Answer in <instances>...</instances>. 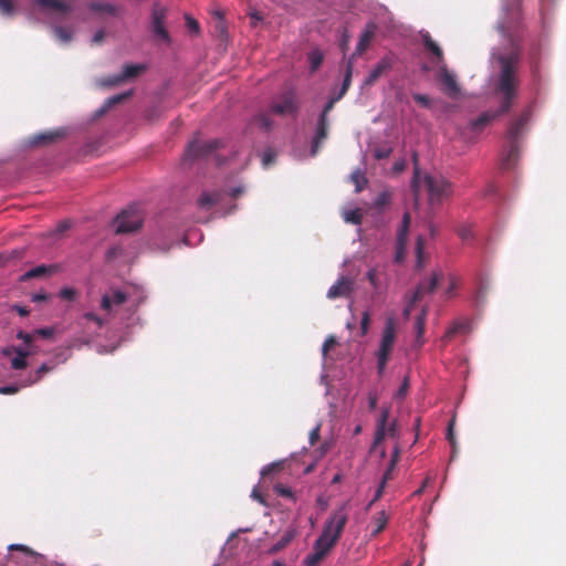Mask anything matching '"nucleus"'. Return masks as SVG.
<instances>
[{
	"instance_id": "obj_1",
	"label": "nucleus",
	"mask_w": 566,
	"mask_h": 566,
	"mask_svg": "<svg viewBox=\"0 0 566 566\" xmlns=\"http://www.w3.org/2000/svg\"><path fill=\"white\" fill-rule=\"evenodd\" d=\"M420 185L427 191L428 203L431 208L440 206L452 193L451 184L442 175L426 174L421 179L418 169H416L412 187L417 188ZM415 191L417 192V189Z\"/></svg>"
},
{
	"instance_id": "obj_2",
	"label": "nucleus",
	"mask_w": 566,
	"mask_h": 566,
	"mask_svg": "<svg viewBox=\"0 0 566 566\" xmlns=\"http://www.w3.org/2000/svg\"><path fill=\"white\" fill-rule=\"evenodd\" d=\"M421 40L426 49H428L436 57L434 63L439 69V80L443 85V91L450 97H455L460 93L455 75L450 72L444 64L441 48L431 39L428 32H421Z\"/></svg>"
},
{
	"instance_id": "obj_3",
	"label": "nucleus",
	"mask_w": 566,
	"mask_h": 566,
	"mask_svg": "<svg viewBox=\"0 0 566 566\" xmlns=\"http://www.w3.org/2000/svg\"><path fill=\"white\" fill-rule=\"evenodd\" d=\"M349 502L342 503L335 509L329 517L325 521L323 531L318 536V539H323L326 544L334 547L339 539L345 525L348 521Z\"/></svg>"
},
{
	"instance_id": "obj_4",
	"label": "nucleus",
	"mask_w": 566,
	"mask_h": 566,
	"mask_svg": "<svg viewBox=\"0 0 566 566\" xmlns=\"http://www.w3.org/2000/svg\"><path fill=\"white\" fill-rule=\"evenodd\" d=\"M143 298V291L139 290H136L134 293L130 291L112 290L102 296L101 310L111 316L119 305L129 303L132 307H136Z\"/></svg>"
},
{
	"instance_id": "obj_5",
	"label": "nucleus",
	"mask_w": 566,
	"mask_h": 566,
	"mask_svg": "<svg viewBox=\"0 0 566 566\" xmlns=\"http://www.w3.org/2000/svg\"><path fill=\"white\" fill-rule=\"evenodd\" d=\"M396 337V322L394 317H387L381 333L379 348L376 352L377 369L381 375L386 368L387 361L394 348Z\"/></svg>"
},
{
	"instance_id": "obj_6",
	"label": "nucleus",
	"mask_w": 566,
	"mask_h": 566,
	"mask_svg": "<svg viewBox=\"0 0 566 566\" xmlns=\"http://www.w3.org/2000/svg\"><path fill=\"white\" fill-rule=\"evenodd\" d=\"M143 223V216L138 208L129 207L123 210L115 219L114 226L117 233H128L138 230Z\"/></svg>"
},
{
	"instance_id": "obj_7",
	"label": "nucleus",
	"mask_w": 566,
	"mask_h": 566,
	"mask_svg": "<svg viewBox=\"0 0 566 566\" xmlns=\"http://www.w3.org/2000/svg\"><path fill=\"white\" fill-rule=\"evenodd\" d=\"M337 95L334 97H331L326 105L324 106V109L318 118L315 136L313 138L312 143V149H311V156H315L318 151L321 143L326 138L327 135V114L333 108L334 104L338 101Z\"/></svg>"
},
{
	"instance_id": "obj_8",
	"label": "nucleus",
	"mask_w": 566,
	"mask_h": 566,
	"mask_svg": "<svg viewBox=\"0 0 566 566\" xmlns=\"http://www.w3.org/2000/svg\"><path fill=\"white\" fill-rule=\"evenodd\" d=\"M442 274L440 272H434L432 275L422 282L419 283L417 290L413 292L409 304L403 308V316L408 318L411 314L412 306L416 302L420 301L426 293H432L437 287Z\"/></svg>"
},
{
	"instance_id": "obj_9",
	"label": "nucleus",
	"mask_w": 566,
	"mask_h": 566,
	"mask_svg": "<svg viewBox=\"0 0 566 566\" xmlns=\"http://www.w3.org/2000/svg\"><path fill=\"white\" fill-rule=\"evenodd\" d=\"M297 108L298 106L295 93L292 90L286 91L277 96L271 105L272 113L279 115L295 114Z\"/></svg>"
},
{
	"instance_id": "obj_10",
	"label": "nucleus",
	"mask_w": 566,
	"mask_h": 566,
	"mask_svg": "<svg viewBox=\"0 0 566 566\" xmlns=\"http://www.w3.org/2000/svg\"><path fill=\"white\" fill-rule=\"evenodd\" d=\"M220 144L221 143L218 139L193 142L189 144L185 153V160H195L197 158L210 155L220 147Z\"/></svg>"
},
{
	"instance_id": "obj_11",
	"label": "nucleus",
	"mask_w": 566,
	"mask_h": 566,
	"mask_svg": "<svg viewBox=\"0 0 566 566\" xmlns=\"http://www.w3.org/2000/svg\"><path fill=\"white\" fill-rule=\"evenodd\" d=\"M146 66L144 64H127L123 67V71L118 75L111 76L108 78L98 80L97 84L99 86H114L117 85L128 78H133L145 71Z\"/></svg>"
},
{
	"instance_id": "obj_12",
	"label": "nucleus",
	"mask_w": 566,
	"mask_h": 566,
	"mask_svg": "<svg viewBox=\"0 0 566 566\" xmlns=\"http://www.w3.org/2000/svg\"><path fill=\"white\" fill-rule=\"evenodd\" d=\"M3 356L14 357L11 359V368L19 370L27 367V357L36 353V349H30L27 347L8 346L1 350Z\"/></svg>"
},
{
	"instance_id": "obj_13",
	"label": "nucleus",
	"mask_w": 566,
	"mask_h": 566,
	"mask_svg": "<svg viewBox=\"0 0 566 566\" xmlns=\"http://www.w3.org/2000/svg\"><path fill=\"white\" fill-rule=\"evenodd\" d=\"M409 227H410V214L406 212L402 217L401 224L399 226V228L397 230V242H396L397 251H396V256H395L397 262H400L403 260L405 247H406V242H407Z\"/></svg>"
},
{
	"instance_id": "obj_14",
	"label": "nucleus",
	"mask_w": 566,
	"mask_h": 566,
	"mask_svg": "<svg viewBox=\"0 0 566 566\" xmlns=\"http://www.w3.org/2000/svg\"><path fill=\"white\" fill-rule=\"evenodd\" d=\"M332 548L323 539L317 538L313 544L312 552L303 560L304 566H317Z\"/></svg>"
},
{
	"instance_id": "obj_15",
	"label": "nucleus",
	"mask_w": 566,
	"mask_h": 566,
	"mask_svg": "<svg viewBox=\"0 0 566 566\" xmlns=\"http://www.w3.org/2000/svg\"><path fill=\"white\" fill-rule=\"evenodd\" d=\"M354 290V281L347 276H340L327 291V297L335 300L337 297H347Z\"/></svg>"
},
{
	"instance_id": "obj_16",
	"label": "nucleus",
	"mask_w": 566,
	"mask_h": 566,
	"mask_svg": "<svg viewBox=\"0 0 566 566\" xmlns=\"http://www.w3.org/2000/svg\"><path fill=\"white\" fill-rule=\"evenodd\" d=\"M166 11L164 8L156 7L153 10V31L154 33L161 38L165 41L169 40L168 32L166 31L164 27V20H165Z\"/></svg>"
},
{
	"instance_id": "obj_17",
	"label": "nucleus",
	"mask_w": 566,
	"mask_h": 566,
	"mask_svg": "<svg viewBox=\"0 0 566 566\" xmlns=\"http://www.w3.org/2000/svg\"><path fill=\"white\" fill-rule=\"evenodd\" d=\"M392 60L389 56L382 57L369 72L365 80L366 85H373L385 72L390 70Z\"/></svg>"
},
{
	"instance_id": "obj_18",
	"label": "nucleus",
	"mask_w": 566,
	"mask_h": 566,
	"mask_svg": "<svg viewBox=\"0 0 566 566\" xmlns=\"http://www.w3.org/2000/svg\"><path fill=\"white\" fill-rule=\"evenodd\" d=\"M397 459H398V449L395 448L392 458L390 460V465H389L388 470L386 471V473L384 474V478H382L378 489L376 490L374 497L368 503L367 510H369L370 506L381 497V495L384 493V489H385L386 483H387V480L390 478V472H391L392 468L395 467V464L397 462Z\"/></svg>"
},
{
	"instance_id": "obj_19",
	"label": "nucleus",
	"mask_w": 566,
	"mask_h": 566,
	"mask_svg": "<svg viewBox=\"0 0 566 566\" xmlns=\"http://www.w3.org/2000/svg\"><path fill=\"white\" fill-rule=\"evenodd\" d=\"M35 2L42 8L55 12L66 13L70 12L72 6L63 0H35Z\"/></svg>"
},
{
	"instance_id": "obj_20",
	"label": "nucleus",
	"mask_w": 566,
	"mask_h": 566,
	"mask_svg": "<svg viewBox=\"0 0 566 566\" xmlns=\"http://www.w3.org/2000/svg\"><path fill=\"white\" fill-rule=\"evenodd\" d=\"M375 29H376L375 24L367 25V28L365 29V31L361 33V35L359 38L355 53L350 57L352 60L355 56L360 55L367 49V46L369 45V42L375 33Z\"/></svg>"
},
{
	"instance_id": "obj_21",
	"label": "nucleus",
	"mask_w": 566,
	"mask_h": 566,
	"mask_svg": "<svg viewBox=\"0 0 566 566\" xmlns=\"http://www.w3.org/2000/svg\"><path fill=\"white\" fill-rule=\"evenodd\" d=\"M388 410L384 409L377 422V429L375 433V444L380 443L387 432H392V428H387Z\"/></svg>"
},
{
	"instance_id": "obj_22",
	"label": "nucleus",
	"mask_w": 566,
	"mask_h": 566,
	"mask_svg": "<svg viewBox=\"0 0 566 566\" xmlns=\"http://www.w3.org/2000/svg\"><path fill=\"white\" fill-rule=\"evenodd\" d=\"M54 268L48 266L44 264L38 265L29 271H27L24 274L21 275L20 281H28L34 277H43L51 273H53Z\"/></svg>"
},
{
	"instance_id": "obj_23",
	"label": "nucleus",
	"mask_w": 566,
	"mask_h": 566,
	"mask_svg": "<svg viewBox=\"0 0 566 566\" xmlns=\"http://www.w3.org/2000/svg\"><path fill=\"white\" fill-rule=\"evenodd\" d=\"M295 532L292 530L286 531L277 542H275L268 551L269 554L274 555L285 548L294 538Z\"/></svg>"
},
{
	"instance_id": "obj_24",
	"label": "nucleus",
	"mask_w": 566,
	"mask_h": 566,
	"mask_svg": "<svg viewBox=\"0 0 566 566\" xmlns=\"http://www.w3.org/2000/svg\"><path fill=\"white\" fill-rule=\"evenodd\" d=\"M220 200L219 192H202L198 199V205L202 209H208L212 205L217 203Z\"/></svg>"
},
{
	"instance_id": "obj_25",
	"label": "nucleus",
	"mask_w": 566,
	"mask_h": 566,
	"mask_svg": "<svg viewBox=\"0 0 566 566\" xmlns=\"http://www.w3.org/2000/svg\"><path fill=\"white\" fill-rule=\"evenodd\" d=\"M350 179L355 185L356 192H360L367 185V179L365 177V174L359 169L352 172Z\"/></svg>"
},
{
	"instance_id": "obj_26",
	"label": "nucleus",
	"mask_w": 566,
	"mask_h": 566,
	"mask_svg": "<svg viewBox=\"0 0 566 566\" xmlns=\"http://www.w3.org/2000/svg\"><path fill=\"white\" fill-rule=\"evenodd\" d=\"M388 516L385 511L378 512L374 518L373 523L375 524V530L373 531V535H377L380 533L387 525Z\"/></svg>"
},
{
	"instance_id": "obj_27",
	"label": "nucleus",
	"mask_w": 566,
	"mask_h": 566,
	"mask_svg": "<svg viewBox=\"0 0 566 566\" xmlns=\"http://www.w3.org/2000/svg\"><path fill=\"white\" fill-rule=\"evenodd\" d=\"M352 72H353V60L349 59L348 62H347V66H346V73H345V76H344V81H343V85H342V88L337 95V98H342L344 96V94L347 92L349 85H350V81H352Z\"/></svg>"
},
{
	"instance_id": "obj_28",
	"label": "nucleus",
	"mask_w": 566,
	"mask_h": 566,
	"mask_svg": "<svg viewBox=\"0 0 566 566\" xmlns=\"http://www.w3.org/2000/svg\"><path fill=\"white\" fill-rule=\"evenodd\" d=\"M130 95V92H127L125 94H118L115 96L109 97L105 101L104 105L98 109V115L105 114L113 105L119 103L124 98Z\"/></svg>"
},
{
	"instance_id": "obj_29",
	"label": "nucleus",
	"mask_w": 566,
	"mask_h": 566,
	"mask_svg": "<svg viewBox=\"0 0 566 566\" xmlns=\"http://www.w3.org/2000/svg\"><path fill=\"white\" fill-rule=\"evenodd\" d=\"M424 238L422 235H418L416 243V256H417V266L420 269L424 265Z\"/></svg>"
},
{
	"instance_id": "obj_30",
	"label": "nucleus",
	"mask_w": 566,
	"mask_h": 566,
	"mask_svg": "<svg viewBox=\"0 0 566 566\" xmlns=\"http://www.w3.org/2000/svg\"><path fill=\"white\" fill-rule=\"evenodd\" d=\"M455 232L463 242H467L473 238L472 227L469 223L459 224L455 228Z\"/></svg>"
},
{
	"instance_id": "obj_31",
	"label": "nucleus",
	"mask_w": 566,
	"mask_h": 566,
	"mask_svg": "<svg viewBox=\"0 0 566 566\" xmlns=\"http://www.w3.org/2000/svg\"><path fill=\"white\" fill-rule=\"evenodd\" d=\"M307 59H308L311 71L314 72L322 64L324 56L319 50H313L308 53Z\"/></svg>"
},
{
	"instance_id": "obj_32",
	"label": "nucleus",
	"mask_w": 566,
	"mask_h": 566,
	"mask_svg": "<svg viewBox=\"0 0 566 566\" xmlns=\"http://www.w3.org/2000/svg\"><path fill=\"white\" fill-rule=\"evenodd\" d=\"M424 318H426V312L422 310V313L417 317L416 319V340L418 345L422 344V336L424 332Z\"/></svg>"
},
{
	"instance_id": "obj_33",
	"label": "nucleus",
	"mask_w": 566,
	"mask_h": 566,
	"mask_svg": "<svg viewBox=\"0 0 566 566\" xmlns=\"http://www.w3.org/2000/svg\"><path fill=\"white\" fill-rule=\"evenodd\" d=\"M454 424H455V418L453 417L450 420V422L448 424V430H447V440L449 441L451 449H452V459L455 457V452H457V440H455V437L453 433Z\"/></svg>"
},
{
	"instance_id": "obj_34",
	"label": "nucleus",
	"mask_w": 566,
	"mask_h": 566,
	"mask_svg": "<svg viewBox=\"0 0 566 566\" xmlns=\"http://www.w3.org/2000/svg\"><path fill=\"white\" fill-rule=\"evenodd\" d=\"M344 220L353 224H359L361 222V213L359 209L346 210L343 213Z\"/></svg>"
},
{
	"instance_id": "obj_35",
	"label": "nucleus",
	"mask_w": 566,
	"mask_h": 566,
	"mask_svg": "<svg viewBox=\"0 0 566 566\" xmlns=\"http://www.w3.org/2000/svg\"><path fill=\"white\" fill-rule=\"evenodd\" d=\"M53 32L55 34V36L62 42V43H67L71 41L72 39V34H73V31L71 30H67L63 27H54L53 28Z\"/></svg>"
},
{
	"instance_id": "obj_36",
	"label": "nucleus",
	"mask_w": 566,
	"mask_h": 566,
	"mask_svg": "<svg viewBox=\"0 0 566 566\" xmlns=\"http://www.w3.org/2000/svg\"><path fill=\"white\" fill-rule=\"evenodd\" d=\"M59 136H61L60 132H49V133L40 134V135H36L33 137L32 144L38 145V144L51 142Z\"/></svg>"
},
{
	"instance_id": "obj_37",
	"label": "nucleus",
	"mask_w": 566,
	"mask_h": 566,
	"mask_svg": "<svg viewBox=\"0 0 566 566\" xmlns=\"http://www.w3.org/2000/svg\"><path fill=\"white\" fill-rule=\"evenodd\" d=\"M55 366H56V364H55V363H53V361H49V363H44V364H42V365L38 368V370H36V373H35V378H34V379H32L29 384L31 385V384H34V382L39 381V380L41 379V377H42L45 373H49V371L53 370V369L55 368Z\"/></svg>"
},
{
	"instance_id": "obj_38",
	"label": "nucleus",
	"mask_w": 566,
	"mask_h": 566,
	"mask_svg": "<svg viewBox=\"0 0 566 566\" xmlns=\"http://www.w3.org/2000/svg\"><path fill=\"white\" fill-rule=\"evenodd\" d=\"M17 337L24 343V345L22 347H27V348H30V349H36L32 345V342L34 340V337H35L34 332L33 333H25V332L20 331L17 334Z\"/></svg>"
},
{
	"instance_id": "obj_39",
	"label": "nucleus",
	"mask_w": 566,
	"mask_h": 566,
	"mask_svg": "<svg viewBox=\"0 0 566 566\" xmlns=\"http://www.w3.org/2000/svg\"><path fill=\"white\" fill-rule=\"evenodd\" d=\"M9 551H20L22 552L27 557H33L36 558L39 556L38 553L33 552L31 548H29L25 545L22 544H11L8 546Z\"/></svg>"
},
{
	"instance_id": "obj_40",
	"label": "nucleus",
	"mask_w": 566,
	"mask_h": 566,
	"mask_svg": "<svg viewBox=\"0 0 566 566\" xmlns=\"http://www.w3.org/2000/svg\"><path fill=\"white\" fill-rule=\"evenodd\" d=\"M83 321L95 323L96 327L99 329L105 324V319L94 313H85L82 317Z\"/></svg>"
},
{
	"instance_id": "obj_41",
	"label": "nucleus",
	"mask_w": 566,
	"mask_h": 566,
	"mask_svg": "<svg viewBox=\"0 0 566 566\" xmlns=\"http://www.w3.org/2000/svg\"><path fill=\"white\" fill-rule=\"evenodd\" d=\"M458 285H459V279L454 275H450L449 276V285L446 290L447 297L454 296V291L457 290Z\"/></svg>"
},
{
	"instance_id": "obj_42",
	"label": "nucleus",
	"mask_w": 566,
	"mask_h": 566,
	"mask_svg": "<svg viewBox=\"0 0 566 566\" xmlns=\"http://www.w3.org/2000/svg\"><path fill=\"white\" fill-rule=\"evenodd\" d=\"M369 324H370V314L368 311H365L363 313L361 319H360V329L361 335H366L369 331Z\"/></svg>"
},
{
	"instance_id": "obj_43",
	"label": "nucleus",
	"mask_w": 566,
	"mask_h": 566,
	"mask_svg": "<svg viewBox=\"0 0 566 566\" xmlns=\"http://www.w3.org/2000/svg\"><path fill=\"white\" fill-rule=\"evenodd\" d=\"M389 200H390L389 192L382 191L377 196L374 203H375V207L382 208L384 206H386L389 202Z\"/></svg>"
},
{
	"instance_id": "obj_44",
	"label": "nucleus",
	"mask_w": 566,
	"mask_h": 566,
	"mask_svg": "<svg viewBox=\"0 0 566 566\" xmlns=\"http://www.w3.org/2000/svg\"><path fill=\"white\" fill-rule=\"evenodd\" d=\"M0 12L6 15H10L13 12L12 0H0Z\"/></svg>"
},
{
	"instance_id": "obj_45",
	"label": "nucleus",
	"mask_w": 566,
	"mask_h": 566,
	"mask_svg": "<svg viewBox=\"0 0 566 566\" xmlns=\"http://www.w3.org/2000/svg\"><path fill=\"white\" fill-rule=\"evenodd\" d=\"M76 295V291L72 287H63L60 292H59V296L63 300H67V301H71L75 297Z\"/></svg>"
},
{
	"instance_id": "obj_46",
	"label": "nucleus",
	"mask_w": 566,
	"mask_h": 566,
	"mask_svg": "<svg viewBox=\"0 0 566 566\" xmlns=\"http://www.w3.org/2000/svg\"><path fill=\"white\" fill-rule=\"evenodd\" d=\"M367 279L370 283V285L375 289V290H378L379 289V282H378V276H377V271L375 269H370L368 272H367Z\"/></svg>"
},
{
	"instance_id": "obj_47",
	"label": "nucleus",
	"mask_w": 566,
	"mask_h": 566,
	"mask_svg": "<svg viewBox=\"0 0 566 566\" xmlns=\"http://www.w3.org/2000/svg\"><path fill=\"white\" fill-rule=\"evenodd\" d=\"M274 490H275V492H276L279 495H281V496H283V497H293V493H292L291 489H290V488H287V486H285V485L276 484V485L274 486Z\"/></svg>"
},
{
	"instance_id": "obj_48",
	"label": "nucleus",
	"mask_w": 566,
	"mask_h": 566,
	"mask_svg": "<svg viewBox=\"0 0 566 566\" xmlns=\"http://www.w3.org/2000/svg\"><path fill=\"white\" fill-rule=\"evenodd\" d=\"M55 333V329L53 327H44V328H38L34 331V335L41 336L44 338L52 337Z\"/></svg>"
},
{
	"instance_id": "obj_49",
	"label": "nucleus",
	"mask_w": 566,
	"mask_h": 566,
	"mask_svg": "<svg viewBox=\"0 0 566 566\" xmlns=\"http://www.w3.org/2000/svg\"><path fill=\"white\" fill-rule=\"evenodd\" d=\"M336 344V338L334 336H329L325 339L324 344H323V347H322V353H323V356L325 357L327 352Z\"/></svg>"
},
{
	"instance_id": "obj_50",
	"label": "nucleus",
	"mask_w": 566,
	"mask_h": 566,
	"mask_svg": "<svg viewBox=\"0 0 566 566\" xmlns=\"http://www.w3.org/2000/svg\"><path fill=\"white\" fill-rule=\"evenodd\" d=\"M413 99L420 104L421 106L423 107H430V99L427 95H422V94H413L412 95Z\"/></svg>"
},
{
	"instance_id": "obj_51",
	"label": "nucleus",
	"mask_w": 566,
	"mask_h": 566,
	"mask_svg": "<svg viewBox=\"0 0 566 566\" xmlns=\"http://www.w3.org/2000/svg\"><path fill=\"white\" fill-rule=\"evenodd\" d=\"M465 328V325L462 324V323H458V324H454L452 327H450L447 333H446V338H450L452 337L454 334H457L458 332L462 331Z\"/></svg>"
},
{
	"instance_id": "obj_52",
	"label": "nucleus",
	"mask_w": 566,
	"mask_h": 566,
	"mask_svg": "<svg viewBox=\"0 0 566 566\" xmlns=\"http://www.w3.org/2000/svg\"><path fill=\"white\" fill-rule=\"evenodd\" d=\"M258 124L260 125V127H262L264 129H269L271 127V125H272L271 119L265 114H261L258 117Z\"/></svg>"
},
{
	"instance_id": "obj_53",
	"label": "nucleus",
	"mask_w": 566,
	"mask_h": 566,
	"mask_svg": "<svg viewBox=\"0 0 566 566\" xmlns=\"http://www.w3.org/2000/svg\"><path fill=\"white\" fill-rule=\"evenodd\" d=\"M186 25H187V28L189 29L190 32H192V33H198L199 32V24H198V22L195 19H192L190 17H187L186 18Z\"/></svg>"
},
{
	"instance_id": "obj_54",
	"label": "nucleus",
	"mask_w": 566,
	"mask_h": 566,
	"mask_svg": "<svg viewBox=\"0 0 566 566\" xmlns=\"http://www.w3.org/2000/svg\"><path fill=\"white\" fill-rule=\"evenodd\" d=\"M321 424H316L315 428L310 432V443L313 446L319 438Z\"/></svg>"
},
{
	"instance_id": "obj_55",
	"label": "nucleus",
	"mask_w": 566,
	"mask_h": 566,
	"mask_svg": "<svg viewBox=\"0 0 566 566\" xmlns=\"http://www.w3.org/2000/svg\"><path fill=\"white\" fill-rule=\"evenodd\" d=\"M390 155L389 148H378L375 150V157L378 159L387 158Z\"/></svg>"
},
{
	"instance_id": "obj_56",
	"label": "nucleus",
	"mask_w": 566,
	"mask_h": 566,
	"mask_svg": "<svg viewBox=\"0 0 566 566\" xmlns=\"http://www.w3.org/2000/svg\"><path fill=\"white\" fill-rule=\"evenodd\" d=\"M273 158L274 154L272 153V150H265L262 156L263 165L266 167L268 165H270V163H272Z\"/></svg>"
},
{
	"instance_id": "obj_57",
	"label": "nucleus",
	"mask_w": 566,
	"mask_h": 566,
	"mask_svg": "<svg viewBox=\"0 0 566 566\" xmlns=\"http://www.w3.org/2000/svg\"><path fill=\"white\" fill-rule=\"evenodd\" d=\"M377 396L375 392H369L368 394V408L369 410H375L376 406H377Z\"/></svg>"
},
{
	"instance_id": "obj_58",
	"label": "nucleus",
	"mask_w": 566,
	"mask_h": 566,
	"mask_svg": "<svg viewBox=\"0 0 566 566\" xmlns=\"http://www.w3.org/2000/svg\"><path fill=\"white\" fill-rule=\"evenodd\" d=\"M18 387L17 386H3V387H0V394L2 395H9V394H15L18 391Z\"/></svg>"
},
{
	"instance_id": "obj_59",
	"label": "nucleus",
	"mask_w": 566,
	"mask_h": 566,
	"mask_svg": "<svg viewBox=\"0 0 566 566\" xmlns=\"http://www.w3.org/2000/svg\"><path fill=\"white\" fill-rule=\"evenodd\" d=\"M407 389H408V380L405 379L403 384L401 385V387L397 391V396L399 398H403L406 396V394H407Z\"/></svg>"
},
{
	"instance_id": "obj_60",
	"label": "nucleus",
	"mask_w": 566,
	"mask_h": 566,
	"mask_svg": "<svg viewBox=\"0 0 566 566\" xmlns=\"http://www.w3.org/2000/svg\"><path fill=\"white\" fill-rule=\"evenodd\" d=\"M251 497L259 501L261 504H265L263 496L259 493L258 489L254 488L251 492Z\"/></svg>"
},
{
	"instance_id": "obj_61",
	"label": "nucleus",
	"mask_w": 566,
	"mask_h": 566,
	"mask_svg": "<svg viewBox=\"0 0 566 566\" xmlns=\"http://www.w3.org/2000/svg\"><path fill=\"white\" fill-rule=\"evenodd\" d=\"M105 32L103 30H98L92 38L93 43H101L104 39Z\"/></svg>"
},
{
	"instance_id": "obj_62",
	"label": "nucleus",
	"mask_w": 566,
	"mask_h": 566,
	"mask_svg": "<svg viewBox=\"0 0 566 566\" xmlns=\"http://www.w3.org/2000/svg\"><path fill=\"white\" fill-rule=\"evenodd\" d=\"M46 298H48V296L45 294H41V293H36V294L32 295L33 302H42V301H45Z\"/></svg>"
},
{
	"instance_id": "obj_63",
	"label": "nucleus",
	"mask_w": 566,
	"mask_h": 566,
	"mask_svg": "<svg viewBox=\"0 0 566 566\" xmlns=\"http://www.w3.org/2000/svg\"><path fill=\"white\" fill-rule=\"evenodd\" d=\"M429 481H430V479H429V478H427V479L424 480V482L422 483V485H421L417 491H415V493H413V494H415V495H419V494H421V493L423 492V490L426 489V486L428 485Z\"/></svg>"
},
{
	"instance_id": "obj_64",
	"label": "nucleus",
	"mask_w": 566,
	"mask_h": 566,
	"mask_svg": "<svg viewBox=\"0 0 566 566\" xmlns=\"http://www.w3.org/2000/svg\"><path fill=\"white\" fill-rule=\"evenodd\" d=\"M14 308L20 316H27L29 314V310H27L25 307L15 306Z\"/></svg>"
}]
</instances>
